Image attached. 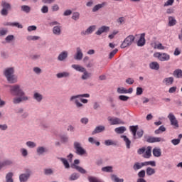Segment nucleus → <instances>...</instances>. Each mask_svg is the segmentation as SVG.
I'll list each match as a JSON object with an SVG mask.
<instances>
[{"label": "nucleus", "mask_w": 182, "mask_h": 182, "mask_svg": "<svg viewBox=\"0 0 182 182\" xmlns=\"http://www.w3.org/2000/svg\"><path fill=\"white\" fill-rule=\"evenodd\" d=\"M149 67L154 70H159L160 69V65L157 62H152L149 64Z\"/></svg>", "instance_id": "obj_21"}, {"label": "nucleus", "mask_w": 182, "mask_h": 182, "mask_svg": "<svg viewBox=\"0 0 182 182\" xmlns=\"http://www.w3.org/2000/svg\"><path fill=\"white\" fill-rule=\"evenodd\" d=\"M26 101L28 100V97H15L13 99V102L14 105H18V103H21L22 101Z\"/></svg>", "instance_id": "obj_14"}, {"label": "nucleus", "mask_w": 182, "mask_h": 182, "mask_svg": "<svg viewBox=\"0 0 182 182\" xmlns=\"http://www.w3.org/2000/svg\"><path fill=\"white\" fill-rule=\"evenodd\" d=\"M1 7L2 9L1 11V14L3 16H6V15H8V11H11V4L6 1H1Z\"/></svg>", "instance_id": "obj_5"}, {"label": "nucleus", "mask_w": 182, "mask_h": 182, "mask_svg": "<svg viewBox=\"0 0 182 182\" xmlns=\"http://www.w3.org/2000/svg\"><path fill=\"white\" fill-rule=\"evenodd\" d=\"M143 157L144 159H150L151 157V146H147L145 154H144Z\"/></svg>", "instance_id": "obj_17"}, {"label": "nucleus", "mask_w": 182, "mask_h": 182, "mask_svg": "<svg viewBox=\"0 0 182 182\" xmlns=\"http://www.w3.org/2000/svg\"><path fill=\"white\" fill-rule=\"evenodd\" d=\"M72 167L73 168H75V170L79 171V173H81V174H86V170H85L83 168L75 164H73Z\"/></svg>", "instance_id": "obj_20"}, {"label": "nucleus", "mask_w": 182, "mask_h": 182, "mask_svg": "<svg viewBox=\"0 0 182 182\" xmlns=\"http://www.w3.org/2000/svg\"><path fill=\"white\" fill-rule=\"evenodd\" d=\"M156 173V170L151 167L146 168V174L147 176H153Z\"/></svg>", "instance_id": "obj_34"}, {"label": "nucleus", "mask_w": 182, "mask_h": 182, "mask_svg": "<svg viewBox=\"0 0 182 182\" xmlns=\"http://www.w3.org/2000/svg\"><path fill=\"white\" fill-rule=\"evenodd\" d=\"M88 180L90 182H100V181L97 178L94 176H89Z\"/></svg>", "instance_id": "obj_48"}, {"label": "nucleus", "mask_w": 182, "mask_h": 182, "mask_svg": "<svg viewBox=\"0 0 182 182\" xmlns=\"http://www.w3.org/2000/svg\"><path fill=\"white\" fill-rule=\"evenodd\" d=\"M14 177V173L9 172L6 175V182H14V179L12 178Z\"/></svg>", "instance_id": "obj_26"}, {"label": "nucleus", "mask_w": 182, "mask_h": 182, "mask_svg": "<svg viewBox=\"0 0 182 182\" xmlns=\"http://www.w3.org/2000/svg\"><path fill=\"white\" fill-rule=\"evenodd\" d=\"M37 153L38 154H43V153H45V148L43 146L38 147L37 149Z\"/></svg>", "instance_id": "obj_52"}, {"label": "nucleus", "mask_w": 182, "mask_h": 182, "mask_svg": "<svg viewBox=\"0 0 182 182\" xmlns=\"http://www.w3.org/2000/svg\"><path fill=\"white\" fill-rule=\"evenodd\" d=\"M141 95H143V88L138 87L136 88V96H140Z\"/></svg>", "instance_id": "obj_55"}, {"label": "nucleus", "mask_w": 182, "mask_h": 182, "mask_svg": "<svg viewBox=\"0 0 182 182\" xmlns=\"http://www.w3.org/2000/svg\"><path fill=\"white\" fill-rule=\"evenodd\" d=\"M109 29L110 28L109 26H102L97 30L96 35H102V33H105V32H109Z\"/></svg>", "instance_id": "obj_11"}, {"label": "nucleus", "mask_w": 182, "mask_h": 182, "mask_svg": "<svg viewBox=\"0 0 182 182\" xmlns=\"http://www.w3.org/2000/svg\"><path fill=\"white\" fill-rule=\"evenodd\" d=\"M173 76H175V77H177L178 79L182 77V70L181 69L176 70L173 72Z\"/></svg>", "instance_id": "obj_30"}, {"label": "nucleus", "mask_w": 182, "mask_h": 182, "mask_svg": "<svg viewBox=\"0 0 182 182\" xmlns=\"http://www.w3.org/2000/svg\"><path fill=\"white\" fill-rule=\"evenodd\" d=\"M102 171L105 173H113V167L112 166H105L102 168Z\"/></svg>", "instance_id": "obj_35"}, {"label": "nucleus", "mask_w": 182, "mask_h": 182, "mask_svg": "<svg viewBox=\"0 0 182 182\" xmlns=\"http://www.w3.org/2000/svg\"><path fill=\"white\" fill-rule=\"evenodd\" d=\"M41 12L43 14H48V12H49V9L48 8L47 6H43L42 8H41Z\"/></svg>", "instance_id": "obj_57"}, {"label": "nucleus", "mask_w": 182, "mask_h": 182, "mask_svg": "<svg viewBox=\"0 0 182 182\" xmlns=\"http://www.w3.org/2000/svg\"><path fill=\"white\" fill-rule=\"evenodd\" d=\"M134 39H136L135 37H134L133 35H130L127 36L123 41V43L121 44V48L122 49H124V48H127V46H130L133 42H134Z\"/></svg>", "instance_id": "obj_4"}, {"label": "nucleus", "mask_w": 182, "mask_h": 182, "mask_svg": "<svg viewBox=\"0 0 182 182\" xmlns=\"http://www.w3.org/2000/svg\"><path fill=\"white\" fill-rule=\"evenodd\" d=\"M66 58H68V52L64 51L63 53H61L59 55H58V60H65V59H66Z\"/></svg>", "instance_id": "obj_27"}, {"label": "nucleus", "mask_w": 182, "mask_h": 182, "mask_svg": "<svg viewBox=\"0 0 182 182\" xmlns=\"http://www.w3.org/2000/svg\"><path fill=\"white\" fill-rule=\"evenodd\" d=\"M174 4V0H168L164 5V6H170Z\"/></svg>", "instance_id": "obj_59"}, {"label": "nucleus", "mask_w": 182, "mask_h": 182, "mask_svg": "<svg viewBox=\"0 0 182 182\" xmlns=\"http://www.w3.org/2000/svg\"><path fill=\"white\" fill-rule=\"evenodd\" d=\"M105 146H117V144L111 139H108L105 141Z\"/></svg>", "instance_id": "obj_38"}, {"label": "nucleus", "mask_w": 182, "mask_h": 182, "mask_svg": "<svg viewBox=\"0 0 182 182\" xmlns=\"http://www.w3.org/2000/svg\"><path fill=\"white\" fill-rule=\"evenodd\" d=\"M171 143H172L174 146H177V144H180V139H172V140H171Z\"/></svg>", "instance_id": "obj_60"}, {"label": "nucleus", "mask_w": 182, "mask_h": 182, "mask_svg": "<svg viewBox=\"0 0 182 182\" xmlns=\"http://www.w3.org/2000/svg\"><path fill=\"white\" fill-rule=\"evenodd\" d=\"M2 164V166H11L12 162L9 160L4 161Z\"/></svg>", "instance_id": "obj_63"}, {"label": "nucleus", "mask_w": 182, "mask_h": 182, "mask_svg": "<svg viewBox=\"0 0 182 182\" xmlns=\"http://www.w3.org/2000/svg\"><path fill=\"white\" fill-rule=\"evenodd\" d=\"M74 149L75 150V153L78 154V156H83V154H86V151L82 147V145L79 142H74Z\"/></svg>", "instance_id": "obj_6"}, {"label": "nucleus", "mask_w": 182, "mask_h": 182, "mask_svg": "<svg viewBox=\"0 0 182 182\" xmlns=\"http://www.w3.org/2000/svg\"><path fill=\"white\" fill-rule=\"evenodd\" d=\"M155 58H158L161 62H166L170 60V55L166 53H154Z\"/></svg>", "instance_id": "obj_7"}, {"label": "nucleus", "mask_w": 182, "mask_h": 182, "mask_svg": "<svg viewBox=\"0 0 182 182\" xmlns=\"http://www.w3.org/2000/svg\"><path fill=\"white\" fill-rule=\"evenodd\" d=\"M144 36H146V33H143L141 34L140 38L137 43L138 46H144V44L146 43V38H144Z\"/></svg>", "instance_id": "obj_13"}, {"label": "nucleus", "mask_w": 182, "mask_h": 182, "mask_svg": "<svg viewBox=\"0 0 182 182\" xmlns=\"http://www.w3.org/2000/svg\"><path fill=\"white\" fill-rule=\"evenodd\" d=\"M39 38L40 37L36 36H30L27 37L28 41H38Z\"/></svg>", "instance_id": "obj_46"}, {"label": "nucleus", "mask_w": 182, "mask_h": 182, "mask_svg": "<svg viewBox=\"0 0 182 182\" xmlns=\"http://www.w3.org/2000/svg\"><path fill=\"white\" fill-rule=\"evenodd\" d=\"M21 11H23V12H26V14H29V12H31V7L26 5L22 6Z\"/></svg>", "instance_id": "obj_40"}, {"label": "nucleus", "mask_w": 182, "mask_h": 182, "mask_svg": "<svg viewBox=\"0 0 182 182\" xmlns=\"http://www.w3.org/2000/svg\"><path fill=\"white\" fill-rule=\"evenodd\" d=\"M14 39H15V37L14 36V35H9L6 38V41L9 43L11 42H12V41H14Z\"/></svg>", "instance_id": "obj_45"}, {"label": "nucleus", "mask_w": 182, "mask_h": 182, "mask_svg": "<svg viewBox=\"0 0 182 182\" xmlns=\"http://www.w3.org/2000/svg\"><path fill=\"white\" fill-rule=\"evenodd\" d=\"M146 141L147 143H160L161 141V138L154 137V136H148Z\"/></svg>", "instance_id": "obj_10"}, {"label": "nucleus", "mask_w": 182, "mask_h": 182, "mask_svg": "<svg viewBox=\"0 0 182 182\" xmlns=\"http://www.w3.org/2000/svg\"><path fill=\"white\" fill-rule=\"evenodd\" d=\"M105 130H106V127L103 125L96 127L92 132V134H97V133H102V132H105Z\"/></svg>", "instance_id": "obj_15"}, {"label": "nucleus", "mask_w": 182, "mask_h": 182, "mask_svg": "<svg viewBox=\"0 0 182 182\" xmlns=\"http://www.w3.org/2000/svg\"><path fill=\"white\" fill-rule=\"evenodd\" d=\"M14 73L15 69L14 68H6L4 72V75L7 81L11 84L16 83V82H18V79L15 77Z\"/></svg>", "instance_id": "obj_1"}, {"label": "nucleus", "mask_w": 182, "mask_h": 182, "mask_svg": "<svg viewBox=\"0 0 182 182\" xmlns=\"http://www.w3.org/2000/svg\"><path fill=\"white\" fill-rule=\"evenodd\" d=\"M7 25H9L10 26H16V28H18L19 29H22L23 26H22V24H20L19 23H10Z\"/></svg>", "instance_id": "obj_39"}, {"label": "nucleus", "mask_w": 182, "mask_h": 182, "mask_svg": "<svg viewBox=\"0 0 182 182\" xmlns=\"http://www.w3.org/2000/svg\"><path fill=\"white\" fill-rule=\"evenodd\" d=\"M9 87L11 93H13L15 96H19V97L25 96V92L21 89V85H10Z\"/></svg>", "instance_id": "obj_3"}, {"label": "nucleus", "mask_w": 182, "mask_h": 182, "mask_svg": "<svg viewBox=\"0 0 182 182\" xmlns=\"http://www.w3.org/2000/svg\"><path fill=\"white\" fill-rule=\"evenodd\" d=\"M117 93L123 95L124 93H127V90L124 87H118L117 90Z\"/></svg>", "instance_id": "obj_41"}, {"label": "nucleus", "mask_w": 182, "mask_h": 182, "mask_svg": "<svg viewBox=\"0 0 182 182\" xmlns=\"http://www.w3.org/2000/svg\"><path fill=\"white\" fill-rule=\"evenodd\" d=\"M75 103L77 107H83V104L80 102L78 100H75Z\"/></svg>", "instance_id": "obj_62"}, {"label": "nucleus", "mask_w": 182, "mask_h": 182, "mask_svg": "<svg viewBox=\"0 0 182 182\" xmlns=\"http://www.w3.org/2000/svg\"><path fill=\"white\" fill-rule=\"evenodd\" d=\"M34 99L36 100H37V102H41L42 100V95L38 93V92H36L34 94Z\"/></svg>", "instance_id": "obj_43"}, {"label": "nucleus", "mask_w": 182, "mask_h": 182, "mask_svg": "<svg viewBox=\"0 0 182 182\" xmlns=\"http://www.w3.org/2000/svg\"><path fill=\"white\" fill-rule=\"evenodd\" d=\"M60 160L64 164L65 168H70V165L69 164V162H68V160H66V159L60 158Z\"/></svg>", "instance_id": "obj_36"}, {"label": "nucleus", "mask_w": 182, "mask_h": 182, "mask_svg": "<svg viewBox=\"0 0 182 182\" xmlns=\"http://www.w3.org/2000/svg\"><path fill=\"white\" fill-rule=\"evenodd\" d=\"M31 177V171H28L26 173L21 174L19 176L21 182L28 181V178Z\"/></svg>", "instance_id": "obj_12"}, {"label": "nucleus", "mask_w": 182, "mask_h": 182, "mask_svg": "<svg viewBox=\"0 0 182 182\" xmlns=\"http://www.w3.org/2000/svg\"><path fill=\"white\" fill-rule=\"evenodd\" d=\"M119 100H122V102H127V100H129V97L128 96H125V95H119Z\"/></svg>", "instance_id": "obj_49"}, {"label": "nucleus", "mask_w": 182, "mask_h": 182, "mask_svg": "<svg viewBox=\"0 0 182 182\" xmlns=\"http://www.w3.org/2000/svg\"><path fill=\"white\" fill-rule=\"evenodd\" d=\"M168 119H169L171 126H173L175 129H178V120H177V118H176V116L173 113H169Z\"/></svg>", "instance_id": "obj_8"}, {"label": "nucleus", "mask_w": 182, "mask_h": 182, "mask_svg": "<svg viewBox=\"0 0 182 182\" xmlns=\"http://www.w3.org/2000/svg\"><path fill=\"white\" fill-rule=\"evenodd\" d=\"M79 16H80V14L78 12H75L73 14L72 18L74 19V21H77Z\"/></svg>", "instance_id": "obj_51"}, {"label": "nucleus", "mask_w": 182, "mask_h": 182, "mask_svg": "<svg viewBox=\"0 0 182 182\" xmlns=\"http://www.w3.org/2000/svg\"><path fill=\"white\" fill-rule=\"evenodd\" d=\"M132 133L137 132V130H139V127L138 126H131L129 127Z\"/></svg>", "instance_id": "obj_53"}, {"label": "nucleus", "mask_w": 182, "mask_h": 182, "mask_svg": "<svg viewBox=\"0 0 182 182\" xmlns=\"http://www.w3.org/2000/svg\"><path fill=\"white\" fill-rule=\"evenodd\" d=\"M154 157H160L161 156V149L159 148H154L152 151Z\"/></svg>", "instance_id": "obj_22"}, {"label": "nucleus", "mask_w": 182, "mask_h": 182, "mask_svg": "<svg viewBox=\"0 0 182 182\" xmlns=\"http://www.w3.org/2000/svg\"><path fill=\"white\" fill-rule=\"evenodd\" d=\"M154 49H159L161 50H164V49H166V47L163 46V44L161 43H158L155 45Z\"/></svg>", "instance_id": "obj_44"}, {"label": "nucleus", "mask_w": 182, "mask_h": 182, "mask_svg": "<svg viewBox=\"0 0 182 182\" xmlns=\"http://www.w3.org/2000/svg\"><path fill=\"white\" fill-rule=\"evenodd\" d=\"M79 97H90V95H89V94H82V95H74V96H72L70 97V100L71 102H73V100H75V99H79Z\"/></svg>", "instance_id": "obj_19"}, {"label": "nucleus", "mask_w": 182, "mask_h": 182, "mask_svg": "<svg viewBox=\"0 0 182 182\" xmlns=\"http://www.w3.org/2000/svg\"><path fill=\"white\" fill-rule=\"evenodd\" d=\"M95 29H96V26H91L85 31H82L81 33V35H89V34L92 33V32H93V31H95Z\"/></svg>", "instance_id": "obj_16"}, {"label": "nucleus", "mask_w": 182, "mask_h": 182, "mask_svg": "<svg viewBox=\"0 0 182 182\" xmlns=\"http://www.w3.org/2000/svg\"><path fill=\"white\" fill-rule=\"evenodd\" d=\"M168 26H174L176 23H177V21L175 20L174 17L170 16L168 17Z\"/></svg>", "instance_id": "obj_31"}, {"label": "nucleus", "mask_w": 182, "mask_h": 182, "mask_svg": "<svg viewBox=\"0 0 182 182\" xmlns=\"http://www.w3.org/2000/svg\"><path fill=\"white\" fill-rule=\"evenodd\" d=\"M72 68L77 70V72H81L83 73V75L81 77V79H82V80H86L87 79H89V77H90L91 75H92L86 70V68H85L79 65L74 64L72 65Z\"/></svg>", "instance_id": "obj_2"}, {"label": "nucleus", "mask_w": 182, "mask_h": 182, "mask_svg": "<svg viewBox=\"0 0 182 182\" xmlns=\"http://www.w3.org/2000/svg\"><path fill=\"white\" fill-rule=\"evenodd\" d=\"M111 178H112V181H114V182L124 181V180H123L122 178V179L119 178V177H117V176H116V175H112Z\"/></svg>", "instance_id": "obj_37"}, {"label": "nucleus", "mask_w": 182, "mask_h": 182, "mask_svg": "<svg viewBox=\"0 0 182 182\" xmlns=\"http://www.w3.org/2000/svg\"><path fill=\"white\" fill-rule=\"evenodd\" d=\"M139 177H144L146 176V171L142 170L138 173Z\"/></svg>", "instance_id": "obj_64"}, {"label": "nucleus", "mask_w": 182, "mask_h": 182, "mask_svg": "<svg viewBox=\"0 0 182 182\" xmlns=\"http://www.w3.org/2000/svg\"><path fill=\"white\" fill-rule=\"evenodd\" d=\"M121 137L124 139L127 149H130V144H132V141H130V139H129V138H127L126 135H122L121 136Z\"/></svg>", "instance_id": "obj_25"}, {"label": "nucleus", "mask_w": 182, "mask_h": 182, "mask_svg": "<svg viewBox=\"0 0 182 182\" xmlns=\"http://www.w3.org/2000/svg\"><path fill=\"white\" fill-rule=\"evenodd\" d=\"M119 50H117V48H115L114 50H112L109 55V59H112V58H113V56H114Z\"/></svg>", "instance_id": "obj_50"}, {"label": "nucleus", "mask_w": 182, "mask_h": 182, "mask_svg": "<svg viewBox=\"0 0 182 182\" xmlns=\"http://www.w3.org/2000/svg\"><path fill=\"white\" fill-rule=\"evenodd\" d=\"M117 22L119 25H123L124 23V17H119L117 19Z\"/></svg>", "instance_id": "obj_54"}, {"label": "nucleus", "mask_w": 182, "mask_h": 182, "mask_svg": "<svg viewBox=\"0 0 182 182\" xmlns=\"http://www.w3.org/2000/svg\"><path fill=\"white\" fill-rule=\"evenodd\" d=\"M101 8H103V4H97L94 6L92 9V12H96L97 11H99Z\"/></svg>", "instance_id": "obj_47"}, {"label": "nucleus", "mask_w": 182, "mask_h": 182, "mask_svg": "<svg viewBox=\"0 0 182 182\" xmlns=\"http://www.w3.org/2000/svg\"><path fill=\"white\" fill-rule=\"evenodd\" d=\"M142 166H151V167H156V161H149L142 162Z\"/></svg>", "instance_id": "obj_32"}, {"label": "nucleus", "mask_w": 182, "mask_h": 182, "mask_svg": "<svg viewBox=\"0 0 182 182\" xmlns=\"http://www.w3.org/2000/svg\"><path fill=\"white\" fill-rule=\"evenodd\" d=\"M77 178H79L77 173H74L70 176V180H77Z\"/></svg>", "instance_id": "obj_56"}, {"label": "nucleus", "mask_w": 182, "mask_h": 182, "mask_svg": "<svg viewBox=\"0 0 182 182\" xmlns=\"http://www.w3.org/2000/svg\"><path fill=\"white\" fill-rule=\"evenodd\" d=\"M82 58H83V53H82V49H80V47H77V53L74 56V59H75V60H82Z\"/></svg>", "instance_id": "obj_9"}, {"label": "nucleus", "mask_w": 182, "mask_h": 182, "mask_svg": "<svg viewBox=\"0 0 182 182\" xmlns=\"http://www.w3.org/2000/svg\"><path fill=\"white\" fill-rule=\"evenodd\" d=\"M56 76L58 77V79H60L61 77H69L70 74L68 72H63L58 73Z\"/></svg>", "instance_id": "obj_24"}, {"label": "nucleus", "mask_w": 182, "mask_h": 182, "mask_svg": "<svg viewBox=\"0 0 182 182\" xmlns=\"http://www.w3.org/2000/svg\"><path fill=\"white\" fill-rule=\"evenodd\" d=\"M109 122H111V125H114V124H123V122L120 120L119 118H115V119H109Z\"/></svg>", "instance_id": "obj_18"}, {"label": "nucleus", "mask_w": 182, "mask_h": 182, "mask_svg": "<svg viewBox=\"0 0 182 182\" xmlns=\"http://www.w3.org/2000/svg\"><path fill=\"white\" fill-rule=\"evenodd\" d=\"M44 174L46 176H50L53 174V170L52 168H46L44 169Z\"/></svg>", "instance_id": "obj_42"}, {"label": "nucleus", "mask_w": 182, "mask_h": 182, "mask_svg": "<svg viewBox=\"0 0 182 182\" xmlns=\"http://www.w3.org/2000/svg\"><path fill=\"white\" fill-rule=\"evenodd\" d=\"M141 167H144V165H142V163L140 164L139 162H136L133 166V168L135 171H136V170H140Z\"/></svg>", "instance_id": "obj_33"}, {"label": "nucleus", "mask_w": 182, "mask_h": 182, "mask_svg": "<svg viewBox=\"0 0 182 182\" xmlns=\"http://www.w3.org/2000/svg\"><path fill=\"white\" fill-rule=\"evenodd\" d=\"M115 132L117 133V134H123L126 132V127H119L115 129Z\"/></svg>", "instance_id": "obj_29"}, {"label": "nucleus", "mask_w": 182, "mask_h": 182, "mask_svg": "<svg viewBox=\"0 0 182 182\" xmlns=\"http://www.w3.org/2000/svg\"><path fill=\"white\" fill-rule=\"evenodd\" d=\"M173 82H174V78L172 77L165 78L163 81L164 84L166 85V86H169V85H173Z\"/></svg>", "instance_id": "obj_23"}, {"label": "nucleus", "mask_w": 182, "mask_h": 182, "mask_svg": "<svg viewBox=\"0 0 182 182\" xmlns=\"http://www.w3.org/2000/svg\"><path fill=\"white\" fill-rule=\"evenodd\" d=\"M126 83H127V85H133V83H134V80L132 78H127L126 80Z\"/></svg>", "instance_id": "obj_61"}, {"label": "nucleus", "mask_w": 182, "mask_h": 182, "mask_svg": "<svg viewBox=\"0 0 182 182\" xmlns=\"http://www.w3.org/2000/svg\"><path fill=\"white\" fill-rule=\"evenodd\" d=\"M143 134H144V131H143V129H141L140 131H138L136 132V136H138V139L143 137Z\"/></svg>", "instance_id": "obj_58"}, {"label": "nucleus", "mask_w": 182, "mask_h": 182, "mask_svg": "<svg viewBox=\"0 0 182 182\" xmlns=\"http://www.w3.org/2000/svg\"><path fill=\"white\" fill-rule=\"evenodd\" d=\"M61 32L62 31L60 30V26H56L53 27V33H54V35H60Z\"/></svg>", "instance_id": "obj_28"}]
</instances>
